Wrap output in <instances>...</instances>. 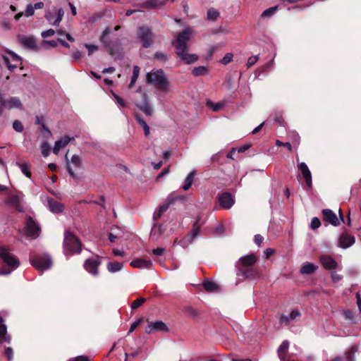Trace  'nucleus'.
I'll list each match as a JSON object with an SVG mask.
<instances>
[{"label": "nucleus", "mask_w": 361, "mask_h": 361, "mask_svg": "<svg viewBox=\"0 0 361 361\" xmlns=\"http://www.w3.org/2000/svg\"><path fill=\"white\" fill-rule=\"evenodd\" d=\"M44 17L50 25H54L55 18H54V15L52 13H51V12L46 13Z\"/></svg>", "instance_id": "nucleus-57"}, {"label": "nucleus", "mask_w": 361, "mask_h": 361, "mask_svg": "<svg viewBox=\"0 0 361 361\" xmlns=\"http://www.w3.org/2000/svg\"><path fill=\"white\" fill-rule=\"evenodd\" d=\"M321 226L320 220L317 217H314L312 219L310 227L312 229H317Z\"/></svg>", "instance_id": "nucleus-48"}, {"label": "nucleus", "mask_w": 361, "mask_h": 361, "mask_svg": "<svg viewBox=\"0 0 361 361\" xmlns=\"http://www.w3.org/2000/svg\"><path fill=\"white\" fill-rule=\"evenodd\" d=\"M72 140H73V137H70L66 135L61 137L59 140L56 141L53 148V152L55 154H57L60 149L66 147Z\"/></svg>", "instance_id": "nucleus-22"}, {"label": "nucleus", "mask_w": 361, "mask_h": 361, "mask_svg": "<svg viewBox=\"0 0 361 361\" xmlns=\"http://www.w3.org/2000/svg\"><path fill=\"white\" fill-rule=\"evenodd\" d=\"M220 206L226 209H230L234 204V199L229 192H224L219 198Z\"/></svg>", "instance_id": "nucleus-14"}, {"label": "nucleus", "mask_w": 361, "mask_h": 361, "mask_svg": "<svg viewBox=\"0 0 361 361\" xmlns=\"http://www.w3.org/2000/svg\"><path fill=\"white\" fill-rule=\"evenodd\" d=\"M5 204L9 208L14 209L18 212H24V195L21 192L9 194L5 201Z\"/></svg>", "instance_id": "nucleus-5"}, {"label": "nucleus", "mask_w": 361, "mask_h": 361, "mask_svg": "<svg viewBox=\"0 0 361 361\" xmlns=\"http://www.w3.org/2000/svg\"><path fill=\"white\" fill-rule=\"evenodd\" d=\"M165 252V250L162 247H157L152 250V253L156 256H161Z\"/></svg>", "instance_id": "nucleus-63"}, {"label": "nucleus", "mask_w": 361, "mask_h": 361, "mask_svg": "<svg viewBox=\"0 0 361 361\" xmlns=\"http://www.w3.org/2000/svg\"><path fill=\"white\" fill-rule=\"evenodd\" d=\"M100 263V259L98 257L94 259H88L85 262L84 267L90 274L97 276L98 274V267Z\"/></svg>", "instance_id": "nucleus-12"}, {"label": "nucleus", "mask_w": 361, "mask_h": 361, "mask_svg": "<svg viewBox=\"0 0 361 361\" xmlns=\"http://www.w3.org/2000/svg\"><path fill=\"white\" fill-rule=\"evenodd\" d=\"M123 268V264L118 262H111L107 264V269L111 273L118 272Z\"/></svg>", "instance_id": "nucleus-29"}, {"label": "nucleus", "mask_w": 361, "mask_h": 361, "mask_svg": "<svg viewBox=\"0 0 361 361\" xmlns=\"http://www.w3.org/2000/svg\"><path fill=\"white\" fill-rule=\"evenodd\" d=\"M148 324L145 328V333L150 334L155 332H168L169 328L166 324L161 321L150 322L147 319Z\"/></svg>", "instance_id": "nucleus-10"}, {"label": "nucleus", "mask_w": 361, "mask_h": 361, "mask_svg": "<svg viewBox=\"0 0 361 361\" xmlns=\"http://www.w3.org/2000/svg\"><path fill=\"white\" fill-rule=\"evenodd\" d=\"M64 15V11L62 8H59L56 12V17L54 20V26H59L60 23L62 20V18Z\"/></svg>", "instance_id": "nucleus-39"}, {"label": "nucleus", "mask_w": 361, "mask_h": 361, "mask_svg": "<svg viewBox=\"0 0 361 361\" xmlns=\"http://www.w3.org/2000/svg\"><path fill=\"white\" fill-rule=\"evenodd\" d=\"M331 275L332 281L334 283H337V282L341 281L343 279L342 275L338 274L334 271L331 272Z\"/></svg>", "instance_id": "nucleus-59"}, {"label": "nucleus", "mask_w": 361, "mask_h": 361, "mask_svg": "<svg viewBox=\"0 0 361 361\" xmlns=\"http://www.w3.org/2000/svg\"><path fill=\"white\" fill-rule=\"evenodd\" d=\"M142 321H143V319L140 318V319H138L137 320H136L135 322H134L130 327V329L128 331V334L132 333L139 325H140L142 324Z\"/></svg>", "instance_id": "nucleus-49"}, {"label": "nucleus", "mask_w": 361, "mask_h": 361, "mask_svg": "<svg viewBox=\"0 0 361 361\" xmlns=\"http://www.w3.org/2000/svg\"><path fill=\"white\" fill-rule=\"evenodd\" d=\"M298 168L301 171L302 175L305 180L306 185L310 188L312 187V173L305 162H300L298 164Z\"/></svg>", "instance_id": "nucleus-13"}, {"label": "nucleus", "mask_w": 361, "mask_h": 361, "mask_svg": "<svg viewBox=\"0 0 361 361\" xmlns=\"http://www.w3.org/2000/svg\"><path fill=\"white\" fill-rule=\"evenodd\" d=\"M257 275V271L251 267L248 268H243V267H238V272H237V276L238 278L243 277V279H255Z\"/></svg>", "instance_id": "nucleus-17"}, {"label": "nucleus", "mask_w": 361, "mask_h": 361, "mask_svg": "<svg viewBox=\"0 0 361 361\" xmlns=\"http://www.w3.org/2000/svg\"><path fill=\"white\" fill-rule=\"evenodd\" d=\"M140 73V68L137 66L133 67V76L131 78L130 82L129 84V88H131L136 82Z\"/></svg>", "instance_id": "nucleus-35"}, {"label": "nucleus", "mask_w": 361, "mask_h": 361, "mask_svg": "<svg viewBox=\"0 0 361 361\" xmlns=\"http://www.w3.org/2000/svg\"><path fill=\"white\" fill-rule=\"evenodd\" d=\"M322 266L326 269H334L337 267V262L329 255H323L320 257Z\"/></svg>", "instance_id": "nucleus-23"}, {"label": "nucleus", "mask_w": 361, "mask_h": 361, "mask_svg": "<svg viewBox=\"0 0 361 361\" xmlns=\"http://www.w3.org/2000/svg\"><path fill=\"white\" fill-rule=\"evenodd\" d=\"M300 316V312L298 310H293L290 313L289 318H290V322H292V321H294L295 319H296Z\"/></svg>", "instance_id": "nucleus-60"}, {"label": "nucleus", "mask_w": 361, "mask_h": 361, "mask_svg": "<svg viewBox=\"0 0 361 361\" xmlns=\"http://www.w3.org/2000/svg\"><path fill=\"white\" fill-rule=\"evenodd\" d=\"M207 106L212 109L213 111L216 112L222 109L226 106V102L225 101H221L216 103H214L211 101H208L207 102Z\"/></svg>", "instance_id": "nucleus-27"}, {"label": "nucleus", "mask_w": 361, "mask_h": 361, "mask_svg": "<svg viewBox=\"0 0 361 361\" xmlns=\"http://www.w3.org/2000/svg\"><path fill=\"white\" fill-rule=\"evenodd\" d=\"M355 243V238L353 235L343 234L338 240V245L341 247L346 249Z\"/></svg>", "instance_id": "nucleus-21"}, {"label": "nucleus", "mask_w": 361, "mask_h": 361, "mask_svg": "<svg viewBox=\"0 0 361 361\" xmlns=\"http://www.w3.org/2000/svg\"><path fill=\"white\" fill-rule=\"evenodd\" d=\"M139 39L144 47H149L154 42V35L147 27H141L137 32Z\"/></svg>", "instance_id": "nucleus-8"}, {"label": "nucleus", "mask_w": 361, "mask_h": 361, "mask_svg": "<svg viewBox=\"0 0 361 361\" xmlns=\"http://www.w3.org/2000/svg\"><path fill=\"white\" fill-rule=\"evenodd\" d=\"M113 96H114V99H116V102L118 103V104L121 107H126V102L121 97H120L118 94H116L115 93H113Z\"/></svg>", "instance_id": "nucleus-55"}, {"label": "nucleus", "mask_w": 361, "mask_h": 361, "mask_svg": "<svg viewBox=\"0 0 361 361\" xmlns=\"http://www.w3.org/2000/svg\"><path fill=\"white\" fill-rule=\"evenodd\" d=\"M233 56L231 53H228L223 57V59L221 60V62L224 65L228 64L232 61Z\"/></svg>", "instance_id": "nucleus-51"}, {"label": "nucleus", "mask_w": 361, "mask_h": 361, "mask_svg": "<svg viewBox=\"0 0 361 361\" xmlns=\"http://www.w3.org/2000/svg\"><path fill=\"white\" fill-rule=\"evenodd\" d=\"M277 8H278V6H273V7L269 8L268 9H266L262 13V18H269V17L271 16L276 11Z\"/></svg>", "instance_id": "nucleus-42"}, {"label": "nucleus", "mask_w": 361, "mask_h": 361, "mask_svg": "<svg viewBox=\"0 0 361 361\" xmlns=\"http://www.w3.org/2000/svg\"><path fill=\"white\" fill-rule=\"evenodd\" d=\"M192 34V30L188 27L180 32L172 42L178 56L188 64L194 63L198 59V56L196 54H188L187 52V42L191 38Z\"/></svg>", "instance_id": "nucleus-1"}, {"label": "nucleus", "mask_w": 361, "mask_h": 361, "mask_svg": "<svg viewBox=\"0 0 361 361\" xmlns=\"http://www.w3.org/2000/svg\"><path fill=\"white\" fill-rule=\"evenodd\" d=\"M9 343L10 337L7 336V328L5 324H0V343Z\"/></svg>", "instance_id": "nucleus-28"}, {"label": "nucleus", "mask_w": 361, "mask_h": 361, "mask_svg": "<svg viewBox=\"0 0 361 361\" xmlns=\"http://www.w3.org/2000/svg\"><path fill=\"white\" fill-rule=\"evenodd\" d=\"M289 346V343L287 341H284L278 349L279 357L281 360H283V353L286 352Z\"/></svg>", "instance_id": "nucleus-34"}, {"label": "nucleus", "mask_w": 361, "mask_h": 361, "mask_svg": "<svg viewBox=\"0 0 361 361\" xmlns=\"http://www.w3.org/2000/svg\"><path fill=\"white\" fill-rule=\"evenodd\" d=\"M276 145L277 146H283V147H286L287 149H288L289 150H291L292 149V145L290 142H283L280 140H276Z\"/></svg>", "instance_id": "nucleus-61"}, {"label": "nucleus", "mask_w": 361, "mask_h": 361, "mask_svg": "<svg viewBox=\"0 0 361 361\" xmlns=\"http://www.w3.org/2000/svg\"><path fill=\"white\" fill-rule=\"evenodd\" d=\"M145 301V298H138V299L134 300L131 304V308L133 310L137 309L140 305H142Z\"/></svg>", "instance_id": "nucleus-45"}, {"label": "nucleus", "mask_w": 361, "mask_h": 361, "mask_svg": "<svg viewBox=\"0 0 361 361\" xmlns=\"http://www.w3.org/2000/svg\"><path fill=\"white\" fill-rule=\"evenodd\" d=\"M208 73V70L205 66H199L193 68L192 74L195 76L204 75Z\"/></svg>", "instance_id": "nucleus-33"}, {"label": "nucleus", "mask_w": 361, "mask_h": 361, "mask_svg": "<svg viewBox=\"0 0 361 361\" xmlns=\"http://www.w3.org/2000/svg\"><path fill=\"white\" fill-rule=\"evenodd\" d=\"M202 224L200 223V219H197L196 221L193 224V228L192 232L190 233L192 235L193 238H197L199 235L200 226Z\"/></svg>", "instance_id": "nucleus-32"}, {"label": "nucleus", "mask_w": 361, "mask_h": 361, "mask_svg": "<svg viewBox=\"0 0 361 361\" xmlns=\"http://www.w3.org/2000/svg\"><path fill=\"white\" fill-rule=\"evenodd\" d=\"M317 269L318 267L314 264L306 262L301 266L300 272L302 274H311L314 273Z\"/></svg>", "instance_id": "nucleus-24"}, {"label": "nucleus", "mask_w": 361, "mask_h": 361, "mask_svg": "<svg viewBox=\"0 0 361 361\" xmlns=\"http://www.w3.org/2000/svg\"><path fill=\"white\" fill-rule=\"evenodd\" d=\"M257 261V258L255 256V255L251 254L246 256H243L240 258L238 264H236V267H243V268H248L252 267L255 264Z\"/></svg>", "instance_id": "nucleus-16"}, {"label": "nucleus", "mask_w": 361, "mask_h": 361, "mask_svg": "<svg viewBox=\"0 0 361 361\" xmlns=\"http://www.w3.org/2000/svg\"><path fill=\"white\" fill-rule=\"evenodd\" d=\"M16 165L20 169L22 173L27 177H31V172L30 171V167L27 164H21L16 162Z\"/></svg>", "instance_id": "nucleus-36"}, {"label": "nucleus", "mask_w": 361, "mask_h": 361, "mask_svg": "<svg viewBox=\"0 0 361 361\" xmlns=\"http://www.w3.org/2000/svg\"><path fill=\"white\" fill-rule=\"evenodd\" d=\"M18 39L20 43L25 48L31 50L37 49L36 42L33 37L26 35H18Z\"/></svg>", "instance_id": "nucleus-15"}, {"label": "nucleus", "mask_w": 361, "mask_h": 361, "mask_svg": "<svg viewBox=\"0 0 361 361\" xmlns=\"http://www.w3.org/2000/svg\"><path fill=\"white\" fill-rule=\"evenodd\" d=\"M195 176V171L194 170L190 171L188 174V176H186V178L184 180V184L183 185V189L184 190H188L190 188V187L193 183V180H194Z\"/></svg>", "instance_id": "nucleus-26"}, {"label": "nucleus", "mask_w": 361, "mask_h": 361, "mask_svg": "<svg viewBox=\"0 0 361 361\" xmlns=\"http://www.w3.org/2000/svg\"><path fill=\"white\" fill-rule=\"evenodd\" d=\"M176 198L173 197L172 195H171L168 199L167 202L164 203L162 205L159 207L158 210L161 213L164 214L169 208L171 204H173L176 201Z\"/></svg>", "instance_id": "nucleus-30"}, {"label": "nucleus", "mask_w": 361, "mask_h": 361, "mask_svg": "<svg viewBox=\"0 0 361 361\" xmlns=\"http://www.w3.org/2000/svg\"><path fill=\"white\" fill-rule=\"evenodd\" d=\"M55 33H56V32H55L54 30L49 29V30L42 32V37L43 38H47V37H49L54 35Z\"/></svg>", "instance_id": "nucleus-56"}, {"label": "nucleus", "mask_w": 361, "mask_h": 361, "mask_svg": "<svg viewBox=\"0 0 361 361\" xmlns=\"http://www.w3.org/2000/svg\"><path fill=\"white\" fill-rule=\"evenodd\" d=\"M4 109H17L20 110L23 109V105L20 99L17 97H11L5 99Z\"/></svg>", "instance_id": "nucleus-18"}, {"label": "nucleus", "mask_w": 361, "mask_h": 361, "mask_svg": "<svg viewBox=\"0 0 361 361\" xmlns=\"http://www.w3.org/2000/svg\"><path fill=\"white\" fill-rule=\"evenodd\" d=\"M165 3V0L158 2V0H149L143 4L142 7H156L159 5H163Z\"/></svg>", "instance_id": "nucleus-38"}, {"label": "nucleus", "mask_w": 361, "mask_h": 361, "mask_svg": "<svg viewBox=\"0 0 361 361\" xmlns=\"http://www.w3.org/2000/svg\"><path fill=\"white\" fill-rule=\"evenodd\" d=\"M130 265L137 269H152L153 264L151 260H147L142 258L133 259L130 262Z\"/></svg>", "instance_id": "nucleus-19"}, {"label": "nucleus", "mask_w": 361, "mask_h": 361, "mask_svg": "<svg viewBox=\"0 0 361 361\" xmlns=\"http://www.w3.org/2000/svg\"><path fill=\"white\" fill-rule=\"evenodd\" d=\"M258 59H259L258 55H255V56H250L247 60V66L248 68L251 67L258 61Z\"/></svg>", "instance_id": "nucleus-54"}, {"label": "nucleus", "mask_w": 361, "mask_h": 361, "mask_svg": "<svg viewBox=\"0 0 361 361\" xmlns=\"http://www.w3.org/2000/svg\"><path fill=\"white\" fill-rule=\"evenodd\" d=\"M219 16L218 11L214 8H210L207 11V18L210 20H216Z\"/></svg>", "instance_id": "nucleus-41"}, {"label": "nucleus", "mask_w": 361, "mask_h": 361, "mask_svg": "<svg viewBox=\"0 0 361 361\" xmlns=\"http://www.w3.org/2000/svg\"><path fill=\"white\" fill-rule=\"evenodd\" d=\"M324 221L329 222L331 225L336 226L340 224V220L343 221V216L341 214V210L339 209L340 218L331 209H326L322 211Z\"/></svg>", "instance_id": "nucleus-11"}, {"label": "nucleus", "mask_w": 361, "mask_h": 361, "mask_svg": "<svg viewBox=\"0 0 361 361\" xmlns=\"http://www.w3.org/2000/svg\"><path fill=\"white\" fill-rule=\"evenodd\" d=\"M193 237L192 235H190V233H188L186 236H185L183 240H181L180 241V244L183 246V247H186L188 245H189L190 244H191L193 241Z\"/></svg>", "instance_id": "nucleus-40"}, {"label": "nucleus", "mask_w": 361, "mask_h": 361, "mask_svg": "<svg viewBox=\"0 0 361 361\" xmlns=\"http://www.w3.org/2000/svg\"><path fill=\"white\" fill-rule=\"evenodd\" d=\"M71 163L78 169H80L82 165V159L76 154H74L71 159Z\"/></svg>", "instance_id": "nucleus-37"}, {"label": "nucleus", "mask_w": 361, "mask_h": 361, "mask_svg": "<svg viewBox=\"0 0 361 361\" xmlns=\"http://www.w3.org/2000/svg\"><path fill=\"white\" fill-rule=\"evenodd\" d=\"M41 149H42V154H43V156L44 157H47L49 156V152H50V146L47 142H43L41 144Z\"/></svg>", "instance_id": "nucleus-43"}, {"label": "nucleus", "mask_w": 361, "mask_h": 361, "mask_svg": "<svg viewBox=\"0 0 361 361\" xmlns=\"http://www.w3.org/2000/svg\"><path fill=\"white\" fill-rule=\"evenodd\" d=\"M13 128L18 133H21L24 129L23 123L18 120H16L13 121Z\"/></svg>", "instance_id": "nucleus-44"}, {"label": "nucleus", "mask_w": 361, "mask_h": 361, "mask_svg": "<svg viewBox=\"0 0 361 361\" xmlns=\"http://www.w3.org/2000/svg\"><path fill=\"white\" fill-rule=\"evenodd\" d=\"M30 262L34 267L42 272L50 269L52 266L51 259L48 255H37L32 258Z\"/></svg>", "instance_id": "nucleus-6"}, {"label": "nucleus", "mask_w": 361, "mask_h": 361, "mask_svg": "<svg viewBox=\"0 0 361 361\" xmlns=\"http://www.w3.org/2000/svg\"><path fill=\"white\" fill-rule=\"evenodd\" d=\"M49 209L54 213H59L63 211V205L54 200L49 199L48 200Z\"/></svg>", "instance_id": "nucleus-25"}, {"label": "nucleus", "mask_w": 361, "mask_h": 361, "mask_svg": "<svg viewBox=\"0 0 361 361\" xmlns=\"http://www.w3.org/2000/svg\"><path fill=\"white\" fill-rule=\"evenodd\" d=\"M64 253L66 255L79 253L81 250V243L71 232L66 231L64 237Z\"/></svg>", "instance_id": "nucleus-4"}, {"label": "nucleus", "mask_w": 361, "mask_h": 361, "mask_svg": "<svg viewBox=\"0 0 361 361\" xmlns=\"http://www.w3.org/2000/svg\"><path fill=\"white\" fill-rule=\"evenodd\" d=\"M203 287L208 292H214L219 290L218 286L211 281H204L203 283Z\"/></svg>", "instance_id": "nucleus-31"}, {"label": "nucleus", "mask_w": 361, "mask_h": 361, "mask_svg": "<svg viewBox=\"0 0 361 361\" xmlns=\"http://www.w3.org/2000/svg\"><path fill=\"white\" fill-rule=\"evenodd\" d=\"M90 359L89 357L85 355H80L77 356L73 359L70 360L69 361H90Z\"/></svg>", "instance_id": "nucleus-62"}, {"label": "nucleus", "mask_w": 361, "mask_h": 361, "mask_svg": "<svg viewBox=\"0 0 361 361\" xmlns=\"http://www.w3.org/2000/svg\"><path fill=\"white\" fill-rule=\"evenodd\" d=\"M0 257L6 267L0 268V275L8 276L20 265V262L7 248L0 247Z\"/></svg>", "instance_id": "nucleus-3"}, {"label": "nucleus", "mask_w": 361, "mask_h": 361, "mask_svg": "<svg viewBox=\"0 0 361 361\" xmlns=\"http://www.w3.org/2000/svg\"><path fill=\"white\" fill-rule=\"evenodd\" d=\"M85 47L88 50V55L89 56L92 55L94 51H96L98 50V46H97V45L85 44Z\"/></svg>", "instance_id": "nucleus-53"}, {"label": "nucleus", "mask_w": 361, "mask_h": 361, "mask_svg": "<svg viewBox=\"0 0 361 361\" xmlns=\"http://www.w3.org/2000/svg\"><path fill=\"white\" fill-rule=\"evenodd\" d=\"M155 58L161 61H166L167 60V56L163 52H157L155 54Z\"/></svg>", "instance_id": "nucleus-58"}, {"label": "nucleus", "mask_w": 361, "mask_h": 361, "mask_svg": "<svg viewBox=\"0 0 361 361\" xmlns=\"http://www.w3.org/2000/svg\"><path fill=\"white\" fill-rule=\"evenodd\" d=\"M40 233V227L30 216H27L25 222V235L32 239L37 238Z\"/></svg>", "instance_id": "nucleus-9"}, {"label": "nucleus", "mask_w": 361, "mask_h": 361, "mask_svg": "<svg viewBox=\"0 0 361 361\" xmlns=\"http://www.w3.org/2000/svg\"><path fill=\"white\" fill-rule=\"evenodd\" d=\"M35 13V8L33 7V6L32 4H28L27 6V8H26V10H25V16L27 17H30V16H33Z\"/></svg>", "instance_id": "nucleus-52"}, {"label": "nucleus", "mask_w": 361, "mask_h": 361, "mask_svg": "<svg viewBox=\"0 0 361 361\" xmlns=\"http://www.w3.org/2000/svg\"><path fill=\"white\" fill-rule=\"evenodd\" d=\"M111 31L109 27H106L102 32L100 37V42L103 44L107 51L113 56H116V53L118 52L119 45L111 40L107 39V37L111 34Z\"/></svg>", "instance_id": "nucleus-7"}, {"label": "nucleus", "mask_w": 361, "mask_h": 361, "mask_svg": "<svg viewBox=\"0 0 361 361\" xmlns=\"http://www.w3.org/2000/svg\"><path fill=\"white\" fill-rule=\"evenodd\" d=\"M146 80L148 84L152 85L157 90L165 93L170 92L171 85L167 76L161 69H153L147 73Z\"/></svg>", "instance_id": "nucleus-2"}, {"label": "nucleus", "mask_w": 361, "mask_h": 361, "mask_svg": "<svg viewBox=\"0 0 361 361\" xmlns=\"http://www.w3.org/2000/svg\"><path fill=\"white\" fill-rule=\"evenodd\" d=\"M264 240V238L259 235V234H257V235H255V242L257 245H259Z\"/></svg>", "instance_id": "nucleus-64"}, {"label": "nucleus", "mask_w": 361, "mask_h": 361, "mask_svg": "<svg viewBox=\"0 0 361 361\" xmlns=\"http://www.w3.org/2000/svg\"><path fill=\"white\" fill-rule=\"evenodd\" d=\"M66 169L68 172V173L70 174V176L73 178H76V175L75 173L73 172L71 166V164H70V161L68 159V155L66 154Z\"/></svg>", "instance_id": "nucleus-47"}, {"label": "nucleus", "mask_w": 361, "mask_h": 361, "mask_svg": "<svg viewBox=\"0 0 361 361\" xmlns=\"http://www.w3.org/2000/svg\"><path fill=\"white\" fill-rule=\"evenodd\" d=\"M2 63H4L5 65H6L8 68L11 71H14V69L16 68V65H11L10 63L9 59L7 56H2Z\"/></svg>", "instance_id": "nucleus-46"}, {"label": "nucleus", "mask_w": 361, "mask_h": 361, "mask_svg": "<svg viewBox=\"0 0 361 361\" xmlns=\"http://www.w3.org/2000/svg\"><path fill=\"white\" fill-rule=\"evenodd\" d=\"M357 351L356 347H353L349 352L348 353V355L346 356L347 361H353L354 360V355L355 352Z\"/></svg>", "instance_id": "nucleus-50"}, {"label": "nucleus", "mask_w": 361, "mask_h": 361, "mask_svg": "<svg viewBox=\"0 0 361 361\" xmlns=\"http://www.w3.org/2000/svg\"><path fill=\"white\" fill-rule=\"evenodd\" d=\"M142 102L141 103H136V105L145 114L151 116L153 114V108L149 103L147 96L145 93H142Z\"/></svg>", "instance_id": "nucleus-20"}]
</instances>
